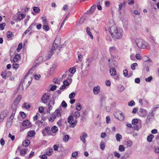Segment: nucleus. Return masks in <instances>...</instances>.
<instances>
[{"label":"nucleus","instance_id":"1","mask_svg":"<svg viewBox=\"0 0 159 159\" xmlns=\"http://www.w3.org/2000/svg\"><path fill=\"white\" fill-rule=\"evenodd\" d=\"M34 66L32 67L25 75L24 78L21 80L19 86L21 85L23 90L24 89H26L31 83L32 77V75L30 74L32 73V71L34 70Z\"/></svg>","mask_w":159,"mask_h":159},{"label":"nucleus","instance_id":"2","mask_svg":"<svg viewBox=\"0 0 159 159\" xmlns=\"http://www.w3.org/2000/svg\"><path fill=\"white\" fill-rule=\"evenodd\" d=\"M109 30L113 37L120 39L123 35V29L120 28H117L115 25L108 28Z\"/></svg>","mask_w":159,"mask_h":159},{"label":"nucleus","instance_id":"3","mask_svg":"<svg viewBox=\"0 0 159 159\" xmlns=\"http://www.w3.org/2000/svg\"><path fill=\"white\" fill-rule=\"evenodd\" d=\"M135 42L137 46L140 49H145L148 45L147 42L141 39H137Z\"/></svg>","mask_w":159,"mask_h":159},{"label":"nucleus","instance_id":"4","mask_svg":"<svg viewBox=\"0 0 159 159\" xmlns=\"http://www.w3.org/2000/svg\"><path fill=\"white\" fill-rule=\"evenodd\" d=\"M68 122L69 123L70 126L73 128L76 125L77 120H74L73 116H70L67 119Z\"/></svg>","mask_w":159,"mask_h":159},{"label":"nucleus","instance_id":"5","mask_svg":"<svg viewBox=\"0 0 159 159\" xmlns=\"http://www.w3.org/2000/svg\"><path fill=\"white\" fill-rule=\"evenodd\" d=\"M21 98V95H18L17 98L14 100V101L12 105V108H13L14 107H17Z\"/></svg>","mask_w":159,"mask_h":159},{"label":"nucleus","instance_id":"6","mask_svg":"<svg viewBox=\"0 0 159 159\" xmlns=\"http://www.w3.org/2000/svg\"><path fill=\"white\" fill-rule=\"evenodd\" d=\"M42 100L44 103H46L48 101L49 99V96L48 93H46L44 94L42 97Z\"/></svg>","mask_w":159,"mask_h":159},{"label":"nucleus","instance_id":"7","mask_svg":"<svg viewBox=\"0 0 159 159\" xmlns=\"http://www.w3.org/2000/svg\"><path fill=\"white\" fill-rule=\"evenodd\" d=\"M147 114V111L145 110L142 108H140L138 113L139 116L142 117H144L146 116Z\"/></svg>","mask_w":159,"mask_h":159},{"label":"nucleus","instance_id":"8","mask_svg":"<svg viewBox=\"0 0 159 159\" xmlns=\"http://www.w3.org/2000/svg\"><path fill=\"white\" fill-rule=\"evenodd\" d=\"M22 125L25 126L26 128H29L32 126L31 123L28 120L24 121L23 122Z\"/></svg>","mask_w":159,"mask_h":159},{"label":"nucleus","instance_id":"9","mask_svg":"<svg viewBox=\"0 0 159 159\" xmlns=\"http://www.w3.org/2000/svg\"><path fill=\"white\" fill-rule=\"evenodd\" d=\"M8 113V111L7 110H5L3 111L1 114L0 118L2 120H3L4 118L7 116Z\"/></svg>","mask_w":159,"mask_h":159},{"label":"nucleus","instance_id":"10","mask_svg":"<svg viewBox=\"0 0 159 159\" xmlns=\"http://www.w3.org/2000/svg\"><path fill=\"white\" fill-rule=\"evenodd\" d=\"M88 136V135L87 134L85 133H82L80 135V139L83 142L85 143L86 142V140L85 138L87 137Z\"/></svg>","mask_w":159,"mask_h":159},{"label":"nucleus","instance_id":"11","mask_svg":"<svg viewBox=\"0 0 159 159\" xmlns=\"http://www.w3.org/2000/svg\"><path fill=\"white\" fill-rule=\"evenodd\" d=\"M75 68H70L69 70V72H66V74L63 75H62V77L63 78L66 77V75H67V73H69V72H70L72 74H74L75 73Z\"/></svg>","mask_w":159,"mask_h":159},{"label":"nucleus","instance_id":"12","mask_svg":"<svg viewBox=\"0 0 159 159\" xmlns=\"http://www.w3.org/2000/svg\"><path fill=\"white\" fill-rule=\"evenodd\" d=\"M96 7V5H93L89 9V10L87 11V14H92L93 13L95 10V9Z\"/></svg>","mask_w":159,"mask_h":159},{"label":"nucleus","instance_id":"13","mask_svg":"<svg viewBox=\"0 0 159 159\" xmlns=\"http://www.w3.org/2000/svg\"><path fill=\"white\" fill-rule=\"evenodd\" d=\"M94 93L95 94H98L100 91V87L99 86L94 87L93 89Z\"/></svg>","mask_w":159,"mask_h":159},{"label":"nucleus","instance_id":"14","mask_svg":"<svg viewBox=\"0 0 159 159\" xmlns=\"http://www.w3.org/2000/svg\"><path fill=\"white\" fill-rule=\"evenodd\" d=\"M12 111L11 115L10 117V119H11V120H12L14 118L15 114L16 111L17 110V107H14L12 108Z\"/></svg>","mask_w":159,"mask_h":159},{"label":"nucleus","instance_id":"15","mask_svg":"<svg viewBox=\"0 0 159 159\" xmlns=\"http://www.w3.org/2000/svg\"><path fill=\"white\" fill-rule=\"evenodd\" d=\"M124 144L127 147H130L132 145L133 142L129 140L126 139L124 141Z\"/></svg>","mask_w":159,"mask_h":159},{"label":"nucleus","instance_id":"16","mask_svg":"<svg viewBox=\"0 0 159 159\" xmlns=\"http://www.w3.org/2000/svg\"><path fill=\"white\" fill-rule=\"evenodd\" d=\"M109 51L111 53H113L117 51V49L115 46H112L110 48Z\"/></svg>","mask_w":159,"mask_h":159},{"label":"nucleus","instance_id":"17","mask_svg":"<svg viewBox=\"0 0 159 159\" xmlns=\"http://www.w3.org/2000/svg\"><path fill=\"white\" fill-rule=\"evenodd\" d=\"M110 72L111 75H116V71L115 68H111L110 70Z\"/></svg>","mask_w":159,"mask_h":159},{"label":"nucleus","instance_id":"18","mask_svg":"<svg viewBox=\"0 0 159 159\" xmlns=\"http://www.w3.org/2000/svg\"><path fill=\"white\" fill-rule=\"evenodd\" d=\"M30 143V142L28 140H25V141H23L22 145L25 147H27L28 146Z\"/></svg>","mask_w":159,"mask_h":159},{"label":"nucleus","instance_id":"19","mask_svg":"<svg viewBox=\"0 0 159 159\" xmlns=\"http://www.w3.org/2000/svg\"><path fill=\"white\" fill-rule=\"evenodd\" d=\"M124 89V87L121 85L119 84L118 86V90L119 92H122Z\"/></svg>","mask_w":159,"mask_h":159},{"label":"nucleus","instance_id":"20","mask_svg":"<svg viewBox=\"0 0 159 159\" xmlns=\"http://www.w3.org/2000/svg\"><path fill=\"white\" fill-rule=\"evenodd\" d=\"M25 16V15L22 13H20L18 15V21L20 20H21L23 19L24 17Z\"/></svg>","mask_w":159,"mask_h":159},{"label":"nucleus","instance_id":"21","mask_svg":"<svg viewBox=\"0 0 159 159\" xmlns=\"http://www.w3.org/2000/svg\"><path fill=\"white\" fill-rule=\"evenodd\" d=\"M56 41V39L55 41L54 42V43L52 47V49L53 50H56L57 48L59 46V45L58 44H57L56 43H55V42Z\"/></svg>","mask_w":159,"mask_h":159},{"label":"nucleus","instance_id":"22","mask_svg":"<svg viewBox=\"0 0 159 159\" xmlns=\"http://www.w3.org/2000/svg\"><path fill=\"white\" fill-rule=\"evenodd\" d=\"M154 137V136L152 134H150L147 137V140L148 142H152V139Z\"/></svg>","mask_w":159,"mask_h":159},{"label":"nucleus","instance_id":"23","mask_svg":"<svg viewBox=\"0 0 159 159\" xmlns=\"http://www.w3.org/2000/svg\"><path fill=\"white\" fill-rule=\"evenodd\" d=\"M20 58V56L19 55L17 54L16 55L13 59V61L14 62H16L19 60Z\"/></svg>","mask_w":159,"mask_h":159},{"label":"nucleus","instance_id":"24","mask_svg":"<svg viewBox=\"0 0 159 159\" xmlns=\"http://www.w3.org/2000/svg\"><path fill=\"white\" fill-rule=\"evenodd\" d=\"M80 115V112L78 111H75L73 115V116L76 117V119L77 118L79 117Z\"/></svg>","mask_w":159,"mask_h":159},{"label":"nucleus","instance_id":"25","mask_svg":"<svg viewBox=\"0 0 159 159\" xmlns=\"http://www.w3.org/2000/svg\"><path fill=\"white\" fill-rule=\"evenodd\" d=\"M53 149L52 148H49L47 150L46 154L48 155H51L52 153Z\"/></svg>","mask_w":159,"mask_h":159},{"label":"nucleus","instance_id":"26","mask_svg":"<svg viewBox=\"0 0 159 159\" xmlns=\"http://www.w3.org/2000/svg\"><path fill=\"white\" fill-rule=\"evenodd\" d=\"M116 138L117 141L120 142V139L122 138V136L119 134H117L116 135Z\"/></svg>","mask_w":159,"mask_h":159},{"label":"nucleus","instance_id":"27","mask_svg":"<svg viewBox=\"0 0 159 159\" xmlns=\"http://www.w3.org/2000/svg\"><path fill=\"white\" fill-rule=\"evenodd\" d=\"M35 132L34 131H29L28 132V136L33 137L35 134Z\"/></svg>","mask_w":159,"mask_h":159},{"label":"nucleus","instance_id":"28","mask_svg":"<svg viewBox=\"0 0 159 159\" xmlns=\"http://www.w3.org/2000/svg\"><path fill=\"white\" fill-rule=\"evenodd\" d=\"M105 147V143L103 141H102L100 144V148L102 150H103L104 149Z\"/></svg>","mask_w":159,"mask_h":159},{"label":"nucleus","instance_id":"29","mask_svg":"<svg viewBox=\"0 0 159 159\" xmlns=\"http://www.w3.org/2000/svg\"><path fill=\"white\" fill-rule=\"evenodd\" d=\"M82 109V106L80 103H78L76 106V109L78 111H80Z\"/></svg>","mask_w":159,"mask_h":159},{"label":"nucleus","instance_id":"30","mask_svg":"<svg viewBox=\"0 0 159 159\" xmlns=\"http://www.w3.org/2000/svg\"><path fill=\"white\" fill-rule=\"evenodd\" d=\"M125 150V148L124 147L123 145H120L119 146V150L120 152H122Z\"/></svg>","mask_w":159,"mask_h":159},{"label":"nucleus","instance_id":"31","mask_svg":"<svg viewBox=\"0 0 159 159\" xmlns=\"http://www.w3.org/2000/svg\"><path fill=\"white\" fill-rule=\"evenodd\" d=\"M54 113L57 116H60L61 115V114L60 111L58 109H57L56 110Z\"/></svg>","mask_w":159,"mask_h":159},{"label":"nucleus","instance_id":"32","mask_svg":"<svg viewBox=\"0 0 159 159\" xmlns=\"http://www.w3.org/2000/svg\"><path fill=\"white\" fill-rule=\"evenodd\" d=\"M51 130L52 132L55 133L58 131V128L56 126H54L51 129Z\"/></svg>","mask_w":159,"mask_h":159},{"label":"nucleus","instance_id":"33","mask_svg":"<svg viewBox=\"0 0 159 159\" xmlns=\"http://www.w3.org/2000/svg\"><path fill=\"white\" fill-rule=\"evenodd\" d=\"M43 57L42 56H40L36 61V63L37 64H38V62L40 63L43 61Z\"/></svg>","mask_w":159,"mask_h":159},{"label":"nucleus","instance_id":"34","mask_svg":"<svg viewBox=\"0 0 159 159\" xmlns=\"http://www.w3.org/2000/svg\"><path fill=\"white\" fill-rule=\"evenodd\" d=\"M57 116H56L55 114L54 113L52 116L50 118V119H49V121H51L52 120V121H53L55 119L56 117Z\"/></svg>","mask_w":159,"mask_h":159},{"label":"nucleus","instance_id":"35","mask_svg":"<svg viewBox=\"0 0 159 159\" xmlns=\"http://www.w3.org/2000/svg\"><path fill=\"white\" fill-rule=\"evenodd\" d=\"M33 9L34 11L35 12V13H38L40 11V9L37 7H33Z\"/></svg>","mask_w":159,"mask_h":159},{"label":"nucleus","instance_id":"36","mask_svg":"<svg viewBox=\"0 0 159 159\" xmlns=\"http://www.w3.org/2000/svg\"><path fill=\"white\" fill-rule=\"evenodd\" d=\"M138 64L137 63H135L132 64L131 65V68L133 70H134L135 69V67L137 66Z\"/></svg>","mask_w":159,"mask_h":159},{"label":"nucleus","instance_id":"37","mask_svg":"<svg viewBox=\"0 0 159 159\" xmlns=\"http://www.w3.org/2000/svg\"><path fill=\"white\" fill-rule=\"evenodd\" d=\"M75 93L74 92H72L69 95V98L70 99H72L75 97Z\"/></svg>","mask_w":159,"mask_h":159},{"label":"nucleus","instance_id":"38","mask_svg":"<svg viewBox=\"0 0 159 159\" xmlns=\"http://www.w3.org/2000/svg\"><path fill=\"white\" fill-rule=\"evenodd\" d=\"M53 50L52 49H51V50L50 51H49L48 52V59L50 58L51 57V56L53 54Z\"/></svg>","mask_w":159,"mask_h":159},{"label":"nucleus","instance_id":"39","mask_svg":"<svg viewBox=\"0 0 159 159\" xmlns=\"http://www.w3.org/2000/svg\"><path fill=\"white\" fill-rule=\"evenodd\" d=\"M138 123V120L137 119H134L132 121V124L133 125H136Z\"/></svg>","mask_w":159,"mask_h":159},{"label":"nucleus","instance_id":"40","mask_svg":"<svg viewBox=\"0 0 159 159\" xmlns=\"http://www.w3.org/2000/svg\"><path fill=\"white\" fill-rule=\"evenodd\" d=\"M5 25L6 24L5 23H2L0 24V29L2 30H3L5 26Z\"/></svg>","mask_w":159,"mask_h":159},{"label":"nucleus","instance_id":"41","mask_svg":"<svg viewBox=\"0 0 159 159\" xmlns=\"http://www.w3.org/2000/svg\"><path fill=\"white\" fill-rule=\"evenodd\" d=\"M128 105L129 106H132L135 105V103L134 101L132 100L128 103Z\"/></svg>","mask_w":159,"mask_h":159},{"label":"nucleus","instance_id":"42","mask_svg":"<svg viewBox=\"0 0 159 159\" xmlns=\"http://www.w3.org/2000/svg\"><path fill=\"white\" fill-rule=\"evenodd\" d=\"M69 139V136L68 135H66L63 137V139L64 141H67Z\"/></svg>","mask_w":159,"mask_h":159},{"label":"nucleus","instance_id":"43","mask_svg":"<svg viewBox=\"0 0 159 159\" xmlns=\"http://www.w3.org/2000/svg\"><path fill=\"white\" fill-rule=\"evenodd\" d=\"M105 5L106 7H108L110 5V2L107 1H106L105 2Z\"/></svg>","mask_w":159,"mask_h":159},{"label":"nucleus","instance_id":"44","mask_svg":"<svg viewBox=\"0 0 159 159\" xmlns=\"http://www.w3.org/2000/svg\"><path fill=\"white\" fill-rule=\"evenodd\" d=\"M12 19L16 22H18V14H17L16 15L12 17Z\"/></svg>","mask_w":159,"mask_h":159},{"label":"nucleus","instance_id":"45","mask_svg":"<svg viewBox=\"0 0 159 159\" xmlns=\"http://www.w3.org/2000/svg\"><path fill=\"white\" fill-rule=\"evenodd\" d=\"M43 28L46 31H48L49 29V26L47 25H44L43 26Z\"/></svg>","mask_w":159,"mask_h":159},{"label":"nucleus","instance_id":"46","mask_svg":"<svg viewBox=\"0 0 159 159\" xmlns=\"http://www.w3.org/2000/svg\"><path fill=\"white\" fill-rule=\"evenodd\" d=\"M152 79V76H150L148 77L147 78H146L145 80L147 82H150L151 81Z\"/></svg>","mask_w":159,"mask_h":159},{"label":"nucleus","instance_id":"47","mask_svg":"<svg viewBox=\"0 0 159 159\" xmlns=\"http://www.w3.org/2000/svg\"><path fill=\"white\" fill-rule=\"evenodd\" d=\"M159 107V105L157 104L156 105V107H155L153 108L152 109V112H154Z\"/></svg>","mask_w":159,"mask_h":159},{"label":"nucleus","instance_id":"48","mask_svg":"<svg viewBox=\"0 0 159 159\" xmlns=\"http://www.w3.org/2000/svg\"><path fill=\"white\" fill-rule=\"evenodd\" d=\"M114 155L115 157L117 158H119L120 157V154L119 153L115 151L114 152Z\"/></svg>","mask_w":159,"mask_h":159},{"label":"nucleus","instance_id":"49","mask_svg":"<svg viewBox=\"0 0 159 159\" xmlns=\"http://www.w3.org/2000/svg\"><path fill=\"white\" fill-rule=\"evenodd\" d=\"M23 107L26 109H28L30 107V106L28 103H25L24 104Z\"/></svg>","mask_w":159,"mask_h":159},{"label":"nucleus","instance_id":"50","mask_svg":"<svg viewBox=\"0 0 159 159\" xmlns=\"http://www.w3.org/2000/svg\"><path fill=\"white\" fill-rule=\"evenodd\" d=\"M53 106V105L50 104H48V110L47 111V112L48 113H50V111L52 109V106Z\"/></svg>","mask_w":159,"mask_h":159},{"label":"nucleus","instance_id":"51","mask_svg":"<svg viewBox=\"0 0 159 159\" xmlns=\"http://www.w3.org/2000/svg\"><path fill=\"white\" fill-rule=\"evenodd\" d=\"M22 43H20L19 44V45L17 49V51L18 52H19L20 51V50L22 48Z\"/></svg>","mask_w":159,"mask_h":159},{"label":"nucleus","instance_id":"52","mask_svg":"<svg viewBox=\"0 0 159 159\" xmlns=\"http://www.w3.org/2000/svg\"><path fill=\"white\" fill-rule=\"evenodd\" d=\"M26 152L27 151L25 149H22L20 151V155H24L26 154Z\"/></svg>","mask_w":159,"mask_h":159},{"label":"nucleus","instance_id":"53","mask_svg":"<svg viewBox=\"0 0 159 159\" xmlns=\"http://www.w3.org/2000/svg\"><path fill=\"white\" fill-rule=\"evenodd\" d=\"M1 76L3 78L6 79L7 76L6 72H2L1 74Z\"/></svg>","mask_w":159,"mask_h":159},{"label":"nucleus","instance_id":"54","mask_svg":"<svg viewBox=\"0 0 159 159\" xmlns=\"http://www.w3.org/2000/svg\"><path fill=\"white\" fill-rule=\"evenodd\" d=\"M53 81V82L55 84H60V82L57 79H54Z\"/></svg>","mask_w":159,"mask_h":159},{"label":"nucleus","instance_id":"55","mask_svg":"<svg viewBox=\"0 0 159 159\" xmlns=\"http://www.w3.org/2000/svg\"><path fill=\"white\" fill-rule=\"evenodd\" d=\"M8 137L10 138L12 141L13 140L15 139V136L12 135L10 133L9 134Z\"/></svg>","mask_w":159,"mask_h":159},{"label":"nucleus","instance_id":"56","mask_svg":"<svg viewBox=\"0 0 159 159\" xmlns=\"http://www.w3.org/2000/svg\"><path fill=\"white\" fill-rule=\"evenodd\" d=\"M12 35V33L10 31H8L7 34V36L8 38H10Z\"/></svg>","mask_w":159,"mask_h":159},{"label":"nucleus","instance_id":"57","mask_svg":"<svg viewBox=\"0 0 159 159\" xmlns=\"http://www.w3.org/2000/svg\"><path fill=\"white\" fill-rule=\"evenodd\" d=\"M46 132H47V133L48 134L49 133V132H50V128L49 127L47 126L44 129Z\"/></svg>","mask_w":159,"mask_h":159},{"label":"nucleus","instance_id":"58","mask_svg":"<svg viewBox=\"0 0 159 159\" xmlns=\"http://www.w3.org/2000/svg\"><path fill=\"white\" fill-rule=\"evenodd\" d=\"M19 66V64L17 63H13V67L14 68L17 69Z\"/></svg>","mask_w":159,"mask_h":159},{"label":"nucleus","instance_id":"59","mask_svg":"<svg viewBox=\"0 0 159 159\" xmlns=\"http://www.w3.org/2000/svg\"><path fill=\"white\" fill-rule=\"evenodd\" d=\"M61 105L63 107H66L67 106V104L65 102L63 101L61 103Z\"/></svg>","mask_w":159,"mask_h":159},{"label":"nucleus","instance_id":"60","mask_svg":"<svg viewBox=\"0 0 159 159\" xmlns=\"http://www.w3.org/2000/svg\"><path fill=\"white\" fill-rule=\"evenodd\" d=\"M105 84H106L107 86H110L111 85V84L110 81L109 80H107L106 81Z\"/></svg>","mask_w":159,"mask_h":159},{"label":"nucleus","instance_id":"61","mask_svg":"<svg viewBox=\"0 0 159 159\" xmlns=\"http://www.w3.org/2000/svg\"><path fill=\"white\" fill-rule=\"evenodd\" d=\"M78 154V152H73L72 154V157L74 158H75L77 156Z\"/></svg>","mask_w":159,"mask_h":159},{"label":"nucleus","instance_id":"62","mask_svg":"<svg viewBox=\"0 0 159 159\" xmlns=\"http://www.w3.org/2000/svg\"><path fill=\"white\" fill-rule=\"evenodd\" d=\"M123 74L125 76H126L128 75V72L126 69L123 70Z\"/></svg>","mask_w":159,"mask_h":159},{"label":"nucleus","instance_id":"63","mask_svg":"<svg viewBox=\"0 0 159 159\" xmlns=\"http://www.w3.org/2000/svg\"><path fill=\"white\" fill-rule=\"evenodd\" d=\"M135 57L137 59L140 60L141 59V57L139 54H138L135 55Z\"/></svg>","mask_w":159,"mask_h":159},{"label":"nucleus","instance_id":"64","mask_svg":"<svg viewBox=\"0 0 159 159\" xmlns=\"http://www.w3.org/2000/svg\"><path fill=\"white\" fill-rule=\"evenodd\" d=\"M41 77L40 75H34V78L35 80H38Z\"/></svg>","mask_w":159,"mask_h":159}]
</instances>
